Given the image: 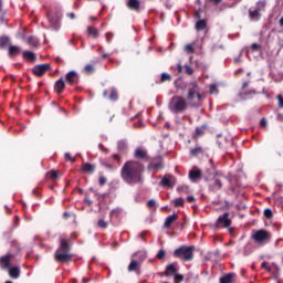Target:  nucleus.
I'll return each instance as SVG.
<instances>
[{
  "label": "nucleus",
  "mask_w": 283,
  "mask_h": 283,
  "mask_svg": "<svg viewBox=\"0 0 283 283\" xmlns=\"http://www.w3.org/2000/svg\"><path fill=\"white\" fill-rule=\"evenodd\" d=\"M262 269H265V271H268V273H271V266H269L268 262L262 263Z\"/></svg>",
  "instance_id": "obj_40"
},
{
  "label": "nucleus",
  "mask_w": 283,
  "mask_h": 283,
  "mask_svg": "<svg viewBox=\"0 0 283 283\" xmlns=\"http://www.w3.org/2000/svg\"><path fill=\"white\" fill-rule=\"evenodd\" d=\"M189 178L192 182H196V180H200V178H202V171L198 168H193L189 172Z\"/></svg>",
  "instance_id": "obj_11"
},
{
  "label": "nucleus",
  "mask_w": 283,
  "mask_h": 283,
  "mask_svg": "<svg viewBox=\"0 0 283 283\" xmlns=\"http://www.w3.org/2000/svg\"><path fill=\"white\" fill-rule=\"evenodd\" d=\"M200 87H198V84L196 82H191L188 85V96H187V103L188 105H191V107H196L198 103H200Z\"/></svg>",
  "instance_id": "obj_2"
},
{
  "label": "nucleus",
  "mask_w": 283,
  "mask_h": 283,
  "mask_svg": "<svg viewBox=\"0 0 283 283\" xmlns=\"http://www.w3.org/2000/svg\"><path fill=\"white\" fill-rule=\"evenodd\" d=\"M187 191V188L182 187V188H177V191Z\"/></svg>",
  "instance_id": "obj_55"
},
{
  "label": "nucleus",
  "mask_w": 283,
  "mask_h": 283,
  "mask_svg": "<svg viewBox=\"0 0 283 283\" xmlns=\"http://www.w3.org/2000/svg\"><path fill=\"white\" fill-rule=\"evenodd\" d=\"M6 283H12V281H7Z\"/></svg>",
  "instance_id": "obj_64"
},
{
  "label": "nucleus",
  "mask_w": 283,
  "mask_h": 283,
  "mask_svg": "<svg viewBox=\"0 0 283 283\" xmlns=\"http://www.w3.org/2000/svg\"><path fill=\"white\" fill-rule=\"evenodd\" d=\"M64 218H70V213L64 212Z\"/></svg>",
  "instance_id": "obj_56"
},
{
  "label": "nucleus",
  "mask_w": 283,
  "mask_h": 283,
  "mask_svg": "<svg viewBox=\"0 0 283 283\" xmlns=\"http://www.w3.org/2000/svg\"><path fill=\"white\" fill-rule=\"evenodd\" d=\"M57 251H63V252L70 251V245L67 244L66 240H63V239L61 240V245L57 249Z\"/></svg>",
  "instance_id": "obj_26"
},
{
  "label": "nucleus",
  "mask_w": 283,
  "mask_h": 283,
  "mask_svg": "<svg viewBox=\"0 0 283 283\" xmlns=\"http://www.w3.org/2000/svg\"><path fill=\"white\" fill-rule=\"evenodd\" d=\"M197 30H205L207 28V22L205 20H200L196 24Z\"/></svg>",
  "instance_id": "obj_31"
},
{
  "label": "nucleus",
  "mask_w": 283,
  "mask_h": 283,
  "mask_svg": "<svg viewBox=\"0 0 283 283\" xmlns=\"http://www.w3.org/2000/svg\"><path fill=\"white\" fill-rule=\"evenodd\" d=\"M137 269H140V263L138 260L132 258V262L128 265V271H137Z\"/></svg>",
  "instance_id": "obj_20"
},
{
  "label": "nucleus",
  "mask_w": 283,
  "mask_h": 283,
  "mask_svg": "<svg viewBox=\"0 0 283 283\" xmlns=\"http://www.w3.org/2000/svg\"><path fill=\"white\" fill-rule=\"evenodd\" d=\"M165 250H159V252L157 253L158 260H163V258H165Z\"/></svg>",
  "instance_id": "obj_41"
},
{
  "label": "nucleus",
  "mask_w": 283,
  "mask_h": 283,
  "mask_svg": "<svg viewBox=\"0 0 283 283\" xmlns=\"http://www.w3.org/2000/svg\"><path fill=\"white\" fill-rule=\"evenodd\" d=\"M28 43H29L30 45L36 46V45H39V40H36V38H34V36H30V38L28 39Z\"/></svg>",
  "instance_id": "obj_32"
},
{
  "label": "nucleus",
  "mask_w": 283,
  "mask_h": 283,
  "mask_svg": "<svg viewBox=\"0 0 283 283\" xmlns=\"http://www.w3.org/2000/svg\"><path fill=\"white\" fill-rule=\"evenodd\" d=\"M177 72H178V74H180V72H182V65L181 64H178V66H177Z\"/></svg>",
  "instance_id": "obj_52"
},
{
  "label": "nucleus",
  "mask_w": 283,
  "mask_h": 283,
  "mask_svg": "<svg viewBox=\"0 0 283 283\" xmlns=\"http://www.w3.org/2000/svg\"><path fill=\"white\" fill-rule=\"evenodd\" d=\"M171 202L175 207H185V199L184 198L174 199Z\"/></svg>",
  "instance_id": "obj_28"
},
{
  "label": "nucleus",
  "mask_w": 283,
  "mask_h": 283,
  "mask_svg": "<svg viewBox=\"0 0 283 283\" xmlns=\"http://www.w3.org/2000/svg\"><path fill=\"white\" fill-rule=\"evenodd\" d=\"M148 207H156V201L154 199L147 202Z\"/></svg>",
  "instance_id": "obj_50"
},
{
  "label": "nucleus",
  "mask_w": 283,
  "mask_h": 283,
  "mask_svg": "<svg viewBox=\"0 0 283 283\" xmlns=\"http://www.w3.org/2000/svg\"><path fill=\"white\" fill-rule=\"evenodd\" d=\"M82 169L84 171V174H94V171H96V166L93 164H83Z\"/></svg>",
  "instance_id": "obj_15"
},
{
  "label": "nucleus",
  "mask_w": 283,
  "mask_h": 283,
  "mask_svg": "<svg viewBox=\"0 0 283 283\" xmlns=\"http://www.w3.org/2000/svg\"><path fill=\"white\" fill-rule=\"evenodd\" d=\"M203 151L205 150L202 149V147L197 146V147L190 149V155L191 156H200V154H203Z\"/></svg>",
  "instance_id": "obj_25"
},
{
  "label": "nucleus",
  "mask_w": 283,
  "mask_h": 283,
  "mask_svg": "<svg viewBox=\"0 0 283 283\" xmlns=\"http://www.w3.org/2000/svg\"><path fill=\"white\" fill-rule=\"evenodd\" d=\"M252 240H254V242H256V244H266V242H269V240H271V233H269V231H266V230L255 231L252 234Z\"/></svg>",
  "instance_id": "obj_6"
},
{
  "label": "nucleus",
  "mask_w": 283,
  "mask_h": 283,
  "mask_svg": "<svg viewBox=\"0 0 283 283\" xmlns=\"http://www.w3.org/2000/svg\"><path fill=\"white\" fill-rule=\"evenodd\" d=\"M277 118H279V119H282V116L279 115Z\"/></svg>",
  "instance_id": "obj_63"
},
{
  "label": "nucleus",
  "mask_w": 283,
  "mask_h": 283,
  "mask_svg": "<svg viewBox=\"0 0 283 283\" xmlns=\"http://www.w3.org/2000/svg\"><path fill=\"white\" fill-rule=\"evenodd\" d=\"M70 19H76V15L74 13H69Z\"/></svg>",
  "instance_id": "obj_54"
},
{
  "label": "nucleus",
  "mask_w": 283,
  "mask_h": 283,
  "mask_svg": "<svg viewBox=\"0 0 283 283\" xmlns=\"http://www.w3.org/2000/svg\"><path fill=\"white\" fill-rule=\"evenodd\" d=\"M160 185H163V187H175L176 178H174V176H171V175H166L161 179Z\"/></svg>",
  "instance_id": "obj_10"
},
{
  "label": "nucleus",
  "mask_w": 283,
  "mask_h": 283,
  "mask_svg": "<svg viewBox=\"0 0 283 283\" xmlns=\"http://www.w3.org/2000/svg\"><path fill=\"white\" fill-rule=\"evenodd\" d=\"M252 50H254V52H256L258 50H260V44L253 43V44H252Z\"/></svg>",
  "instance_id": "obj_49"
},
{
  "label": "nucleus",
  "mask_w": 283,
  "mask_h": 283,
  "mask_svg": "<svg viewBox=\"0 0 283 283\" xmlns=\"http://www.w3.org/2000/svg\"><path fill=\"white\" fill-rule=\"evenodd\" d=\"M76 72L75 71H71L66 74V81L67 83H70L71 85L74 84V81H76Z\"/></svg>",
  "instance_id": "obj_22"
},
{
  "label": "nucleus",
  "mask_w": 283,
  "mask_h": 283,
  "mask_svg": "<svg viewBox=\"0 0 283 283\" xmlns=\"http://www.w3.org/2000/svg\"><path fill=\"white\" fill-rule=\"evenodd\" d=\"M87 32L90 34V36H93V39H98V30L88 27Z\"/></svg>",
  "instance_id": "obj_29"
},
{
  "label": "nucleus",
  "mask_w": 283,
  "mask_h": 283,
  "mask_svg": "<svg viewBox=\"0 0 283 283\" xmlns=\"http://www.w3.org/2000/svg\"><path fill=\"white\" fill-rule=\"evenodd\" d=\"M156 169H160V165H155Z\"/></svg>",
  "instance_id": "obj_60"
},
{
  "label": "nucleus",
  "mask_w": 283,
  "mask_h": 283,
  "mask_svg": "<svg viewBox=\"0 0 283 283\" xmlns=\"http://www.w3.org/2000/svg\"><path fill=\"white\" fill-rule=\"evenodd\" d=\"M48 70H50V64H40L33 67V74L35 76H43Z\"/></svg>",
  "instance_id": "obj_9"
},
{
  "label": "nucleus",
  "mask_w": 283,
  "mask_h": 283,
  "mask_svg": "<svg viewBox=\"0 0 283 283\" xmlns=\"http://www.w3.org/2000/svg\"><path fill=\"white\" fill-rule=\"evenodd\" d=\"M280 25L283 27V17H282L281 20H280Z\"/></svg>",
  "instance_id": "obj_59"
},
{
  "label": "nucleus",
  "mask_w": 283,
  "mask_h": 283,
  "mask_svg": "<svg viewBox=\"0 0 283 283\" xmlns=\"http://www.w3.org/2000/svg\"><path fill=\"white\" fill-rule=\"evenodd\" d=\"M55 260L56 262H62V263L70 262L72 260V254L67 252H63L61 250H56Z\"/></svg>",
  "instance_id": "obj_8"
},
{
  "label": "nucleus",
  "mask_w": 283,
  "mask_h": 283,
  "mask_svg": "<svg viewBox=\"0 0 283 283\" xmlns=\"http://www.w3.org/2000/svg\"><path fill=\"white\" fill-rule=\"evenodd\" d=\"M185 277L181 274H175V282H182Z\"/></svg>",
  "instance_id": "obj_43"
},
{
  "label": "nucleus",
  "mask_w": 283,
  "mask_h": 283,
  "mask_svg": "<svg viewBox=\"0 0 283 283\" xmlns=\"http://www.w3.org/2000/svg\"><path fill=\"white\" fill-rule=\"evenodd\" d=\"M165 81H171V75L167 73L161 74V82L165 83Z\"/></svg>",
  "instance_id": "obj_39"
},
{
  "label": "nucleus",
  "mask_w": 283,
  "mask_h": 283,
  "mask_svg": "<svg viewBox=\"0 0 283 283\" xmlns=\"http://www.w3.org/2000/svg\"><path fill=\"white\" fill-rule=\"evenodd\" d=\"M244 87H249V82H245L244 84H243V88Z\"/></svg>",
  "instance_id": "obj_57"
},
{
  "label": "nucleus",
  "mask_w": 283,
  "mask_h": 283,
  "mask_svg": "<svg viewBox=\"0 0 283 283\" xmlns=\"http://www.w3.org/2000/svg\"><path fill=\"white\" fill-rule=\"evenodd\" d=\"M222 187V182L219 179L214 180V189H220Z\"/></svg>",
  "instance_id": "obj_42"
},
{
  "label": "nucleus",
  "mask_w": 283,
  "mask_h": 283,
  "mask_svg": "<svg viewBox=\"0 0 283 283\" xmlns=\"http://www.w3.org/2000/svg\"><path fill=\"white\" fill-rule=\"evenodd\" d=\"M84 72L86 74H92V72H94V66H92V64H87L85 67H84Z\"/></svg>",
  "instance_id": "obj_36"
},
{
  "label": "nucleus",
  "mask_w": 283,
  "mask_h": 283,
  "mask_svg": "<svg viewBox=\"0 0 283 283\" xmlns=\"http://www.w3.org/2000/svg\"><path fill=\"white\" fill-rule=\"evenodd\" d=\"M23 59H25L27 61H34V59H36V55H34V53L30 51H24Z\"/></svg>",
  "instance_id": "obj_27"
},
{
  "label": "nucleus",
  "mask_w": 283,
  "mask_h": 283,
  "mask_svg": "<svg viewBox=\"0 0 283 283\" xmlns=\"http://www.w3.org/2000/svg\"><path fill=\"white\" fill-rule=\"evenodd\" d=\"M235 282V274L229 273L226 276L220 279V283H233Z\"/></svg>",
  "instance_id": "obj_16"
},
{
  "label": "nucleus",
  "mask_w": 283,
  "mask_h": 283,
  "mask_svg": "<svg viewBox=\"0 0 283 283\" xmlns=\"http://www.w3.org/2000/svg\"><path fill=\"white\" fill-rule=\"evenodd\" d=\"M184 50L187 54H193L196 52V43L186 44Z\"/></svg>",
  "instance_id": "obj_23"
},
{
  "label": "nucleus",
  "mask_w": 283,
  "mask_h": 283,
  "mask_svg": "<svg viewBox=\"0 0 283 283\" xmlns=\"http://www.w3.org/2000/svg\"><path fill=\"white\" fill-rule=\"evenodd\" d=\"M11 258H12V255H10V254L2 256L0 259V264L3 269L9 270L10 277H12L13 280H17L21 275V270L19 269V266L10 268V259Z\"/></svg>",
  "instance_id": "obj_4"
},
{
  "label": "nucleus",
  "mask_w": 283,
  "mask_h": 283,
  "mask_svg": "<svg viewBox=\"0 0 283 283\" xmlns=\"http://www.w3.org/2000/svg\"><path fill=\"white\" fill-rule=\"evenodd\" d=\"M10 40L8 38H0V48H6Z\"/></svg>",
  "instance_id": "obj_37"
},
{
  "label": "nucleus",
  "mask_w": 283,
  "mask_h": 283,
  "mask_svg": "<svg viewBox=\"0 0 283 283\" xmlns=\"http://www.w3.org/2000/svg\"><path fill=\"white\" fill-rule=\"evenodd\" d=\"M186 72L187 74H193V69H191L189 65H186Z\"/></svg>",
  "instance_id": "obj_47"
},
{
  "label": "nucleus",
  "mask_w": 283,
  "mask_h": 283,
  "mask_svg": "<svg viewBox=\"0 0 283 283\" xmlns=\"http://www.w3.org/2000/svg\"><path fill=\"white\" fill-rule=\"evenodd\" d=\"M107 182V179L105 177H99V185L103 186Z\"/></svg>",
  "instance_id": "obj_48"
},
{
  "label": "nucleus",
  "mask_w": 283,
  "mask_h": 283,
  "mask_svg": "<svg viewBox=\"0 0 283 283\" xmlns=\"http://www.w3.org/2000/svg\"><path fill=\"white\" fill-rule=\"evenodd\" d=\"M276 98H277V102H279V107H283V98H282V95H277Z\"/></svg>",
  "instance_id": "obj_45"
},
{
  "label": "nucleus",
  "mask_w": 283,
  "mask_h": 283,
  "mask_svg": "<svg viewBox=\"0 0 283 283\" xmlns=\"http://www.w3.org/2000/svg\"><path fill=\"white\" fill-rule=\"evenodd\" d=\"M48 176L51 180H56L60 175L56 170H51V171L48 172Z\"/></svg>",
  "instance_id": "obj_30"
},
{
  "label": "nucleus",
  "mask_w": 283,
  "mask_h": 283,
  "mask_svg": "<svg viewBox=\"0 0 283 283\" xmlns=\"http://www.w3.org/2000/svg\"><path fill=\"white\" fill-rule=\"evenodd\" d=\"M187 106L188 104L185 98L180 96H175L170 99L168 107L174 114H181V112H185V109H187Z\"/></svg>",
  "instance_id": "obj_3"
},
{
  "label": "nucleus",
  "mask_w": 283,
  "mask_h": 283,
  "mask_svg": "<svg viewBox=\"0 0 283 283\" xmlns=\"http://www.w3.org/2000/svg\"><path fill=\"white\" fill-rule=\"evenodd\" d=\"M193 200H196L193 196L188 197V202H193Z\"/></svg>",
  "instance_id": "obj_53"
},
{
  "label": "nucleus",
  "mask_w": 283,
  "mask_h": 283,
  "mask_svg": "<svg viewBox=\"0 0 283 283\" xmlns=\"http://www.w3.org/2000/svg\"><path fill=\"white\" fill-rule=\"evenodd\" d=\"M64 156H65L66 160H70L71 163H75L76 161V158L71 157L69 153H66Z\"/></svg>",
  "instance_id": "obj_44"
},
{
  "label": "nucleus",
  "mask_w": 283,
  "mask_h": 283,
  "mask_svg": "<svg viewBox=\"0 0 283 283\" xmlns=\"http://www.w3.org/2000/svg\"><path fill=\"white\" fill-rule=\"evenodd\" d=\"M145 167L138 161H127L122 168V178L128 185H136L143 180Z\"/></svg>",
  "instance_id": "obj_1"
},
{
  "label": "nucleus",
  "mask_w": 283,
  "mask_h": 283,
  "mask_svg": "<svg viewBox=\"0 0 283 283\" xmlns=\"http://www.w3.org/2000/svg\"><path fill=\"white\" fill-rule=\"evenodd\" d=\"M104 96H107V91L104 92Z\"/></svg>",
  "instance_id": "obj_61"
},
{
  "label": "nucleus",
  "mask_w": 283,
  "mask_h": 283,
  "mask_svg": "<svg viewBox=\"0 0 283 283\" xmlns=\"http://www.w3.org/2000/svg\"><path fill=\"white\" fill-rule=\"evenodd\" d=\"M176 220H178V214L174 213L171 216H169L164 223L165 229H169V227H171L174 224V222H176Z\"/></svg>",
  "instance_id": "obj_14"
},
{
  "label": "nucleus",
  "mask_w": 283,
  "mask_h": 283,
  "mask_svg": "<svg viewBox=\"0 0 283 283\" xmlns=\"http://www.w3.org/2000/svg\"><path fill=\"white\" fill-rule=\"evenodd\" d=\"M209 93L210 94H218V84L210 85Z\"/></svg>",
  "instance_id": "obj_35"
},
{
  "label": "nucleus",
  "mask_w": 283,
  "mask_h": 283,
  "mask_svg": "<svg viewBox=\"0 0 283 283\" xmlns=\"http://www.w3.org/2000/svg\"><path fill=\"white\" fill-rule=\"evenodd\" d=\"M132 258L137 260L138 263L142 264L143 262H145V260H147V252L139 251V252L135 253Z\"/></svg>",
  "instance_id": "obj_13"
},
{
  "label": "nucleus",
  "mask_w": 283,
  "mask_h": 283,
  "mask_svg": "<svg viewBox=\"0 0 283 283\" xmlns=\"http://www.w3.org/2000/svg\"><path fill=\"white\" fill-rule=\"evenodd\" d=\"M178 273V269L176 268V264L172 263L166 268V275H176Z\"/></svg>",
  "instance_id": "obj_18"
},
{
  "label": "nucleus",
  "mask_w": 283,
  "mask_h": 283,
  "mask_svg": "<svg viewBox=\"0 0 283 283\" xmlns=\"http://www.w3.org/2000/svg\"><path fill=\"white\" fill-rule=\"evenodd\" d=\"M63 90H65V82L63 81V78H60L56 83H55V92L57 94H61V92H63Z\"/></svg>",
  "instance_id": "obj_19"
},
{
  "label": "nucleus",
  "mask_w": 283,
  "mask_h": 283,
  "mask_svg": "<svg viewBox=\"0 0 283 283\" xmlns=\"http://www.w3.org/2000/svg\"><path fill=\"white\" fill-rule=\"evenodd\" d=\"M214 3H220L222 0H212Z\"/></svg>",
  "instance_id": "obj_58"
},
{
  "label": "nucleus",
  "mask_w": 283,
  "mask_h": 283,
  "mask_svg": "<svg viewBox=\"0 0 283 283\" xmlns=\"http://www.w3.org/2000/svg\"><path fill=\"white\" fill-rule=\"evenodd\" d=\"M202 134H205V130H202V128H197L195 136H202Z\"/></svg>",
  "instance_id": "obj_46"
},
{
  "label": "nucleus",
  "mask_w": 283,
  "mask_h": 283,
  "mask_svg": "<svg viewBox=\"0 0 283 283\" xmlns=\"http://www.w3.org/2000/svg\"><path fill=\"white\" fill-rule=\"evenodd\" d=\"M111 101H116V98H118V93H116V90H112L111 91V95H109Z\"/></svg>",
  "instance_id": "obj_38"
},
{
  "label": "nucleus",
  "mask_w": 283,
  "mask_h": 283,
  "mask_svg": "<svg viewBox=\"0 0 283 283\" xmlns=\"http://www.w3.org/2000/svg\"><path fill=\"white\" fill-rule=\"evenodd\" d=\"M20 53H21V48L14 46V45L9 48L10 56H17V54H20Z\"/></svg>",
  "instance_id": "obj_24"
},
{
  "label": "nucleus",
  "mask_w": 283,
  "mask_h": 283,
  "mask_svg": "<svg viewBox=\"0 0 283 283\" xmlns=\"http://www.w3.org/2000/svg\"><path fill=\"white\" fill-rule=\"evenodd\" d=\"M175 258H180V260H186L189 262L190 260H193V248H187V247H181L177 250H175Z\"/></svg>",
  "instance_id": "obj_5"
},
{
  "label": "nucleus",
  "mask_w": 283,
  "mask_h": 283,
  "mask_svg": "<svg viewBox=\"0 0 283 283\" xmlns=\"http://www.w3.org/2000/svg\"><path fill=\"white\" fill-rule=\"evenodd\" d=\"M135 158H138L139 160L147 158V150L143 148H137L135 150Z\"/></svg>",
  "instance_id": "obj_17"
},
{
  "label": "nucleus",
  "mask_w": 283,
  "mask_h": 283,
  "mask_svg": "<svg viewBox=\"0 0 283 283\" xmlns=\"http://www.w3.org/2000/svg\"><path fill=\"white\" fill-rule=\"evenodd\" d=\"M127 7L130 10H138V8H140V1L139 0H128Z\"/></svg>",
  "instance_id": "obj_21"
},
{
  "label": "nucleus",
  "mask_w": 283,
  "mask_h": 283,
  "mask_svg": "<svg viewBox=\"0 0 283 283\" xmlns=\"http://www.w3.org/2000/svg\"><path fill=\"white\" fill-rule=\"evenodd\" d=\"M264 216L268 218V220H271V218H273V210L271 209H265L264 210Z\"/></svg>",
  "instance_id": "obj_33"
},
{
  "label": "nucleus",
  "mask_w": 283,
  "mask_h": 283,
  "mask_svg": "<svg viewBox=\"0 0 283 283\" xmlns=\"http://www.w3.org/2000/svg\"><path fill=\"white\" fill-rule=\"evenodd\" d=\"M218 224H221V227H231V219H229V213H224L223 216L219 217Z\"/></svg>",
  "instance_id": "obj_12"
},
{
  "label": "nucleus",
  "mask_w": 283,
  "mask_h": 283,
  "mask_svg": "<svg viewBox=\"0 0 283 283\" xmlns=\"http://www.w3.org/2000/svg\"><path fill=\"white\" fill-rule=\"evenodd\" d=\"M97 227H99V229H107V222H105V220L99 219L97 222Z\"/></svg>",
  "instance_id": "obj_34"
},
{
  "label": "nucleus",
  "mask_w": 283,
  "mask_h": 283,
  "mask_svg": "<svg viewBox=\"0 0 283 283\" xmlns=\"http://www.w3.org/2000/svg\"><path fill=\"white\" fill-rule=\"evenodd\" d=\"M266 125H268L266 119H261V127H266Z\"/></svg>",
  "instance_id": "obj_51"
},
{
  "label": "nucleus",
  "mask_w": 283,
  "mask_h": 283,
  "mask_svg": "<svg viewBox=\"0 0 283 283\" xmlns=\"http://www.w3.org/2000/svg\"><path fill=\"white\" fill-rule=\"evenodd\" d=\"M83 282H87V279H83Z\"/></svg>",
  "instance_id": "obj_62"
},
{
  "label": "nucleus",
  "mask_w": 283,
  "mask_h": 283,
  "mask_svg": "<svg viewBox=\"0 0 283 283\" xmlns=\"http://www.w3.org/2000/svg\"><path fill=\"white\" fill-rule=\"evenodd\" d=\"M265 6L266 3L264 1L258 2L255 9L249 10L250 19H252V21H260V17H261L260 12L264 10Z\"/></svg>",
  "instance_id": "obj_7"
}]
</instances>
